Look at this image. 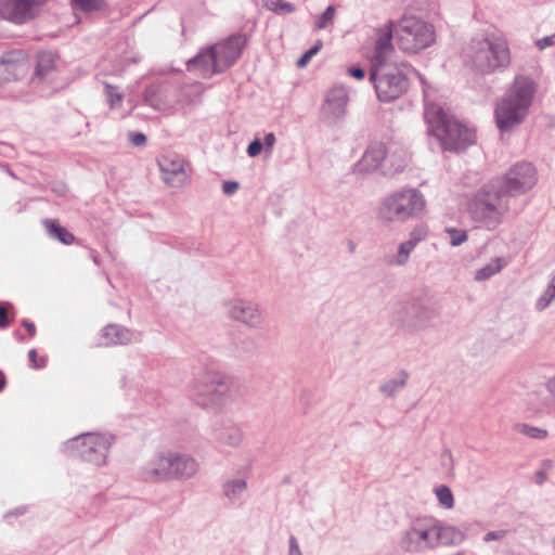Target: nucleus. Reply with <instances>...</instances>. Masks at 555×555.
Wrapping results in <instances>:
<instances>
[{
    "instance_id": "f257e3e1",
    "label": "nucleus",
    "mask_w": 555,
    "mask_h": 555,
    "mask_svg": "<svg viewBox=\"0 0 555 555\" xmlns=\"http://www.w3.org/2000/svg\"><path fill=\"white\" fill-rule=\"evenodd\" d=\"M424 98V117L428 132L439 141L443 150L461 152L475 143L476 134L473 129L448 114L440 104L429 101L427 93Z\"/></svg>"
},
{
    "instance_id": "f03ea898",
    "label": "nucleus",
    "mask_w": 555,
    "mask_h": 555,
    "mask_svg": "<svg viewBox=\"0 0 555 555\" xmlns=\"http://www.w3.org/2000/svg\"><path fill=\"white\" fill-rule=\"evenodd\" d=\"M535 93L534 82L516 76L503 96L496 102L494 117L501 132H508L526 119Z\"/></svg>"
},
{
    "instance_id": "7ed1b4c3",
    "label": "nucleus",
    "mask_w": 555,
    "mask_h": 555,
    "mask_svg": "<svg viewBox=\"0 0 555 555\" xmlns=\"http://www.w3.org/2000/svg\"><path fill=\"white\" fill-rule=\"evenodd\" d=\"M465 57L477 73L483 75L506 68L511 63L506 41L493 35L473 38L465 49Z\"/></svg>"
},
{
    "instance_id": "20e7f679",
    "label": "nucleus",
    "mask_w": 555,
    "mask_h": 555,
    "mask_svg": "<svg viewBox=\"0 0 555 555\" xmlns=\"http://www.w3.org/2000/svg\"><path fill=\"white\" fill-rule=\"evenodd\" d=\"M512 198L494 180L485 184L475 194L470 216L487 230H495L511 209Z\"/></svg>"
},
{
    "instance_id": "39448f33",
    "label": "nucleus",
    "mask_w": 555,
    "mask_h": 555,
    "mask_svg": "<svg viewBox=\"0 0 555 555\" xmlns=\"http://www.w3.org/2000/svg\"><path fill=\"white\" fill-rule=\"evenodd\" d=\"M232 379L227 374L205 367L196 374L191 392L194 401L203 408H221L231 398Z\"/></svg>"
},
{
    "instance_id": "423d86ee",
    "label": "nucleus",
    "mask_w": 555,
    "mask_h": 555,
    "mask_svg": "<svg viewBox=\"0 0 555 555\" xmlns=\"http://www.w3.org/2000/svg\"><path fill=\"white\" fill-rule=\"evenodd\" d=\"M412 68L404 63H375L370 72L377 99L380 102H392L403 95L410 86L409 74Z\"/></svg>"
},
{
    "instance_id": "0eeeda50",
    "label": "nucleus",
    "mask_w": 555,
    "mask_h": 555,
    "mask_svg": "<svg viewBox=\"0 0 555 555\" xmlns=\"http://www.w3.org/2000/svg\"><path fill=\"white\" fill-rule=\"evenodd\" d=\"M435 309L421 299L397 302L390 310V323L399 332L414 335L430 327Z\"/></svg>"
},
{
    "instance_id": "6e6552de",
    "label": "nucleus",
    "mask_w": 555,
    "mask_h": 555,
    "mask_svg": "<svg viewBox=\"0 0 555 555\" xmlns=\"http://www.w3.org/2000/svg\"><path fill=\"white\" fill-rule=\"evenodd\" d=\"M425 198L416 189L395 192L380 204L378 216L385 221H404L418 217L425 209Z\"/></svg>"
},
{
    "instance_id": "1a4fd4ad",
    "label": "nucleus",
    "mask_w": 555,
    "mask_h": 555,
    "mask_svg": "<svg viewBox=\"0 0 555 555\" xmlns=\"http://www.w3.org/2000/svg\"><path fill=\"white\" fill-rule=\"evenodd\" d=\"M395 37L402 51L417 53L435 41V31L433 26L423 20L404 16L395 28Z\"/></svg>"
},
{
    "instance_id": "9d476101",
    "label": "nucleus",
    "mask_w": 555,
    "mask_h": 555,
    "mask_svg": "<svg viewBox=\"0 0 555 555\" xmlns=\"http://www.w3.org/2000/svg\"><path fill=\"white\" fill-rule=\"evenodd\" d=\"M113 439V436L86 433L69 439L65 447L67 451L82 461L95 466H103L107 462Z\"/></svg>"
},
{
    "instance_id": "9b49d317",
    "label": "nucleus",
    "mask_w": 555,
    "mask_h": 555,
    "mask_svg": "<svg viewBox=\"0 0 555 555\" xmlns=\"http://www.w3.org/2000/svg\"><path fill=\"white\" fill-rule=\"evenodd\" d=\"M399 546L410 554H422L437 548L435 519L418 517L412 520L400 538Z\"/></svg>"
},
{
    "instance_id": "f8f14e48",
    "label": "nucleus",
    "mask_w": 555,
    "mask_h": 555,
    "mask_svg": "<svg viewBox=\"0 0 555 555\" xmlns=\"http://www.w3.org/2000/svg\"><path fill=\"white\" fill-rule=\"evenodd\" d=\"M494 181L513 199L535 185V169L529 163H519L514 165L502 178Z\"/></svg>"
},
{
    "instance_id": "ddd939ff",
    "label": "nucleus",
    "mask_w": 555,
    "mask_h": 555,
    "mask_svg": "<svg viewBox=\"0 0 555 555\" xmlns=\"http://www.w3.org/2000/svg\"><path fill=\"white\" fill-rule=\"evenodd\" d=\"M46 0H0V18L25 25L39 16Z\"/></svg>"
},
{
    "instance_id": "4468645a",
    "label": "nucleus",
    "mask_w": 555,
    "mask_h": 555,
    "mask_svg": "<svg viewBox=\"0 0 555 555\" xmlns=\"http://www.w3.org/2000/svg\"><path fill=\"white\" fill-rule=\"evenodd\" d=\"M224 309L230 320L240 322L248 328L259 330L263 325L261 308L254 300L233 298L224 302Z\"/></svg>"
},
{
    "instance_id": "2eb2a0df",
    "label": "nucleus",
    "mask_w": 555,
    "mask_h": 555,
    "mask_svg": "<svg viewBox=\"0 0 555 555\" xmlns=\"http://www.w3.org/2000/svg\"><path fill=\"white\" fill-rule=\"evenodd\" d=\"M348 102V91L344 86L332 87L325 93L321 105V119L330 126L341 122L347 116Z\"/></svg>"
},
{
    "instance_id": "dca6fc26",
    "label": "nucleus",
    "mask_w": 555,
    "mask_h": 555,
    "mask_svg": "<svg viewBox=\"0 0 555 555\" xmlns=\"http://www.w3.org/2000/svg\"><path fill=\"white\" fill-rule=\"evenodd\" d=\"M245 42L246 40L243 36L236 35L210 46L209 48L214 53L217 70L223 73L230 68L240 57Z\"/></svg>"
},
{
    "instance_id": "f3484780",
    "label": "nucleus",
    "mask_w": 555,
    "mask_h": 555,
    "mask_svg": "<svg viewBox=\"0 0 555 555\" xmlns=\"http://www.w3.org/2000/svg\"><path fill=\"white\" fill-rule=\"evenodd\" d=\"M137 478L143 482L159 483L169 481L167 452H157L137 469Z\"/></svg>"
},
{
    "instance_id": "a211bd4d",
    "label": "nucleus",
    "mask_w": 555,
    "mask_h": 555,
    "mask_svg": "<svg viewBox=\"0 0 555 555\" xmlns=\"http://www.w3.org/2000/svg\"><path fill=\"white\" fill-rule=\"evenodd\" d=\"M169 462V481L188 480L196 475L198 462L190 454L167 451Z\"/></svg>"
},
{
    "instance_id": "6ab92c4d",
    "label": "nucleus",
    "mask_w": 555,
    "mask_h": 555,
    "mask_svg": "<svg viewBox=\"0 0 555 555\" xmlns=\"http://www.w3.org/2000/svg\"><path fill=\"white\" fill-rule=\"evenodd\" d=\"M163 180L170 186L179 188L186 181L184 160L177 154L162 155L158 158Z\"/></svg>"
},
{
    "instance_id": "aec40b11",
    "label": "nucleus",
    "mask_w": 555,
    "mask_h": 555,
    "mask_svg": "<svg viewBox=\"0 0 555 555\" xmlns=\"http://www.w3.org/2000/svg\"><path fill=\"white\" fill-rule=\"evenodd\" d=\"M211 436L221 447L238 448L243 441L242 428L231 420H220L211 428Z\"/></svg>"
},
{
    "instance_id": "412c9836",
    "label": "nucleus",
    "mask_w": 555,
    "mask_h": 555,
    "mask_svg": "<svg viewBox=\"0 0 555 555\" xmlns=\"http://www.w3.org/2000/svg\"><path fill=\"white\" fill-rule=\"evenodd\" d=\"M28 62L22 52L9 53L0 59V80H17L28 72Z\"/></svg>"
},
{
    "instance_id": "4be33fe9",
    "label": "nucleus",
    "mask_w": 555,
    "mask_h": 555,
    "mask_svg": "<svg viewBox=\"0 0 555 555\" xmlns=\"http://www.w3.org/2000/svg\"><path fill=\"white\" fill-rule=\"evenodd\" d=\"M386 155L387 150L383 143L371 144L365 150L361 159L354 165V171L358 173H369L376 170Z\"/></svg>"
},
{
    "instance_id": "5701e85b",
    "label": "nucleus",
    "mask_w": 555,
    "mask_h": 555,
    "mask_svg": "<svg viewBox=\"0 0 555 555\" xmlns=\"http://www.w3.org/2000/svg\"><path fill=\"white\" fill-rule=\"evenodd\" d=\"M186 67L189 72H198L203 77L220 74V70H217L214 53L209 47L202 49L194 57L190 59L186 62Z\"/></svg>"
},
{
    "instance_id": "b1692460",
    "label": "nucleus",
    "mask_w": 555,
    "mask_h": 555,
    "mask_svg": "<svg viewBox=\"0 0 555 555\" xmlns=\"http://www.w3.org/2000/svg\"><path fill=\"white\" fill-rule=\"evenodd\" d=\"M57 67V57L52 52H41L37 55V63L31 81L34 83L51 81Z\"/></svg>"
},
{
    "instance_id": "393cba45",
    "label": "nucleus",
    "mask_w": 555,
    "mask_h": 555,
    "mask_svg": "<svg viewBox=\"0 0 555 555\" xmlns=\"http://www.w3.org/2000/svg\"><path fill=\"white\" fill-rule=\"evenodd\" d=\"M168 86L163 83H153L145 88L143 92V101L151 107L163 111L170 106L167 99Z\"/></svg>"
},
{
    "instance_id": "a878e982",
    "label": "nucleus",
    "mask_w": 555,
    "mask_h": 555,
    "mask_svg": "<svg viewBox=\"0 0 555 555\" xmlns=\"http://www.w3.org/2000/svg\"><path fill=\"white\" fill-rule=\"evenodd\" d=\"M435 535L437 547L439 545H460L465 540V534L454 526L443 525L435 519Z\"/></svg>"
},
{
    "instance_id": "bb28decb",
    "label": "nucleus",
    "mask_w": 555,
    "mask_h": 555,
    "mask_svg": "<svg viewBox=\"0 0 555 555\" xmlns=\"http://www.w3.org/2000/svg\"><path fill=\"white\" fill-rule=\"evenodd\" d=\"M247 492V481L244 477H234L222 485V493L232 505H242Z\"/></svg>"
},
{
    "instance_id": "cd10ccee",
    "label": "nucleus",
    "mask_w": 555,
    "mask_h": 555,
    "mask_svg": "<svg viewBox=\"0 0 555 555\" xmlns=\"http://www.w3.org/2000/svg\"><path fill=\"white\" fill-rule=\"evenodd\" d=\"M103 337L106 339V345H128L139 340L132 331L117 324L107 325L103 331Z\"/></svg>"
},
{
    "instance_id": "c85d7f7f",
    "label": "nucleus",
    "mask_w": 555,
    "mask_h": 555,
    "mask_svg": "<svg viewBox=\"0 0 555 555\" xmlns=\"http://www.w3.org/2000/svg\"><path fill=\"white\" fill-rule=\"evenodd\" d=\"M408 379L409 373L404 370L399 371L393 377L384 380L378 390L384 397L393 398L406 386Z\"/></svg>"
},
{
    "instance_id": "c756f323",
    "label": "nucleus",
    "mask_w": 555,
    "mask_h": 555,
    "mask_svg": "<svg viewBox=\"0 0 555 555\" xmlns=\"http://www.w3.org/2000/svg\"><path fill=\"white\" fill-rule=\"evenodd\" d=\"M43 224L48 231V234L52 238L59 240L65 245H70L75 241V236L64 227H62L56 220L46 219Z\"/></svg>"
},
{
    "instance_id": "7c9ffc66",
    "label": "nucleus",
    "mask_w": 555,
    "mask_h": 555,
    "mask_svg": "<svg viewBox=\"0 0 555 555\" xmlns=\"http://www.w3.org/2000/svg\"><path fill=\"white\" fill-rule=\"evenodd\" d=\"M507 261L502 257H496L492 259L489 263L485 264L480 269L475 272V281L482 282L489 280L491 276L499 273L505 266Z\"/></svg>"
},
{
    "instance_id": "2f4dec72",
    "label": "nucleus",
    "mask_w": 555,
    "mask_h": 555,
    "mask_svg": "<svg viewBox=\"0 0 555 555\" xmlns=\"http://www.w3.org/2000/svg\"><path fill=\"white\" fill-rule=\"evenodd\" d=\"M515 429L518 433H520L527 437H530L532 439H537V440H543L548 435L546 429L541 428V427L531 426L528 424H517V425H515Z\"/></svg>"
},
{
    "instance_id": "473e14b6",
    "label": "nucleus",
    "mask_w": 555,
    "mask_h": 555,
    "mask_svg": "<svg viewBox=\"0 0 555 555\" xmlns=\"http://www.w3.org/2000/svg\"><path fill=\"white\" fill-rule=\"evenodd\" d=\"M264 7L278 14H291L295 11L294 4L284 0H263Z\"/></svg>"
},
{
    "instance_id": "72a5a7b5",
    "label": "nucleus",
    "mask_w": 555,
    "mask_h": 555,
    "mask_svg": "<svg viewBox=\"0 0 555 555\" xmlns=\"http://www.w3.org/2000/svg\"><path fill=\"white\" fill-rule=\"evenodd\" d=\"M105 94L111 109L120 108L124 94L118 91L117 87L105 83Z\"/></svg>"
},
{
    "instance_id": "f704fd0d",
    "label": "nucleus",
    "mask_w": 555,
    "mask_h": 555,
    "mask_svg": "<svg viewBox=\"0 0 555 555\" xmlns=\"http://www.w3.org/2000/svg\"><path fill=\"white\" fill-rule=\"evenodd\" d=\"M414 249L412 242H403L399 245L398 253L393 257V260L390 261L391 264L395 266H403L408 262L410 254Z\"/></svg>"
},
{
    "instance_id": "c9c22d12",
    "label": "nucleus",
    "mask_w": 555,
    "mask_h": 555,
    "mask_svg": "<svg viewBox=\"0 0 555 555\" xmlns=\"http://www.w3.org/2000/svg\"><path fill=\"white\" fill-rule=\"evenodd\" d=\"M435 494L442 507L450 509L454 506V498L449 487L439 486L435 489Z\"/></svg>"
},
{
    "instance_id": "e433bc0d",
    "label": "nucleus",
    "mask_w": 555,
    "mask_h": 555,
    "mask_svg": "<svg viewBox=\"0 0 555 555\" xmlns=\"http://www.w3.org/2000/svg\"><path fill=\"white\" fill-rule=\"evenodd\" d=\"M336 9L334 5H328L325 11L317 18L314 28L317 30L325 29L334 23Z\"/></svg>"
},
{
    "instance_id": "4c0bfd02",
    "label": "nucleus",
    "mask_w": 555,
    "mask_h": 555,
    "mask_svg": "<svg viewBox=\"0 0 555 555\" xmlns=\"http://www.w3.org/2000/svg\"><path fill=\"white\" fill-rule=\"evenodd\" d=\"M555 300V285L548 284L544 293L537 299L535 309L545 310Z\"/></svg>"
},
{
    "instance_id": "58836bf2",
    "label": "nucleus",
    "mask_w": 555,
    "mask_h": 555,
    "mask_svg": "<svg viewBox=\"0 0 555 555\" xmlns=\"http://www.w3.org/2000/svg\"><path fill=\"white\" fill-rule=\"evenodd\" d=\"M446 233L449 235L450 244L452 246H460L468 238L465 230H459L456 228H447Z\"/></svg>"
},
{
    "instance_id": "ea45409f",
    "label": "nucleus",
    "mask_w": 555,
    "mask_h": 555,
    "mask_svg": "<svg viewBox=\"0 0 555 555\" xmlns=\"http://www.w3.org/2000/svg\"><path fill=\"white\" fill-rule=\"evenodd\" d=\"M392 30L389 29L383 37L376 41V63L382 62V55L390 48Z\"/></svg>"
},
{
    "instance_id": "a19ab883",
    "label": "nucleus",
    "mask_w": 555,
    "mask_h": 555,
    "mask_svg": "<svg viewBox=\"0 0 555 555\" xmlns=\"http://www.w3.org/2000/svg\"><path fill=\"white\" fill-rule=\"evenodd\" d=\"M323 43L321 40L317 41L313 47H311L308 51H306L297 61L298 67H305L309 61L322 48Z\"/></svg>"
},
{
    "instance_id": "79ce46f5",
    "label": "nucleus",
    "mask_w": 555,
    "mask_h": 555,
    "mask_svg": "<svg viewBox=\"0 0 555 555\" xmlns=\"http://www.w3.org/2000/svg\"><path fill=\"white\" fill-rule=\"evenodd\" d=\"M74 4L83 11L99 10L103 5V0H73Z\"/></svg>"
},
{
    "instance_id": "37998d69",
    "label": "nucleus",
    "mask_w": 555,
    "mask_h": 555,
    "mask_svg": "<svg viewBox=\"0 0 555 555\" xmlns=\"http://www.w3.org/2000/svg\"><path fill=\"white\" fill-rule=\"evenodd\" d=\"M128 137H129V141L134 146H144L147 141V138L143 132H129Z\"/></svg>"
},
{
    "instance_id": "c03bdc74",
    "label": "nucleus",
    "mask_w": 555,
    "mask_h": 555,
    "mask_svg": "<svg viewBox=\"0 0 555 555\" xmlns=\"http://www.w3.org/2000/svg\"><path fill=\"white\" fill-rule=\"evenodd\" d=\"M506 534L507 530L490 531L483 535L482 540L485 542L501 541L506 537Z\"/></svg>"
},
{
    "instance_id": "a18cd8bd",
    "label": "nucleus",
    "mask_w": 555,
    "mask_h": 555,
    "mask_svg": "<svg viewBox=\"0 0 555 555\" xmlns=\"http://www.w3.org/2000/svg\"><path fill=\"white\" fill-rule=\"evenodd\" d=\"M262 150V142L259 139H255L249 143L247 147V154L249 157H256Z\"/></svg>"
},
{
    "instance_id": "49530a36",
    "label": "nucleus",
    "mask_w": 555,
    "mask_h": 555,
    "mask_svg": "<svg viewBox=\"0 0 555 555\" xmlns=\"http://www.w3.org/2000/svg\"><path fill=\"white\" fill-rule=\"evenodd\" d=\"M540 50H544L547 47L555 44V35L543 37L535 42Z\"/></svg>"
},
{
    "instance_id": "de8ad7c7",
    "label": "nucleus",
    "mask_w": 555,
    "mask_h": 555,
    "mask_svg": "<svg viewBox=\"0 0 555 555\" xmlns=\"http://www.w3.org/2000/svg\"><path fill=\"white\" fill-rule=\"evenodd\" d=\"M238 183L236 181H224L222 184V191L225 195H232L238 190Z\"/></svg>"
},
{
    "instance_id": "09e8293b",
    "label": "nucleus",
    "mask_w": 555,
    "mask_h": 555,
    "mask_svg": "<svg viewBox=\"0 0 555 555\" xmlns=\"http://www.w3.org/2000/svg\"><path fill=\"white\" fill-rule=\"evenodd\" d=\"M28 359H29V362H30L33 369H39V367H43L46 365L44 359H41L40 363L37 362V351L35 349L29 350Z\"/></svg>"
},
{
    "instance_id": "8fccbe9b",
    "label": "nucleus",
    "mask_w": 555,
    "mask_h": 555,
    "mask_svg": "<svg viewBox=\"0 0 555 555\" xmlns=\"http://www.w3.org/2000/svg\"><path fill=\"white\" fill-rule=\"evenodd\" d=\"M288 555H302L297 539L294 535L289 537Z\"/></svg>"
},
{
    "instance_id": "3c124183",
    "label": "nucleus",
    "mask_w": 555,
    "mask_h": 555,
    "mask_svg": "<svg viewBox=\"0 0 555 555\" xmlns=\"http://www.w3.org/2000/svg\"><path fill=\"white\" fill-rule=\"evenodd\" d=\"M347 72H348V74H349L350 76H352L353 78H356V79H358V80L363 79V78H364V76H365V72H364V69H362L361 67H354V66H352V67H349V68L347 69Z\"/></svg>"
},
{
    "instance_id": "603ef678",
    "label": "nucleus",
    "mask_w": 555,
    "mask_h": 555,
    "mask_svg": "<svg viewBox=\"0 0 555 555\" xmlns=\"http://www.w3.org/2000/svg\"><path fill=\"white\" fill-rule=\"evenodd\" d=\"M9 325V319L7 309L4 306L0 304V328L7 327Z\"/></svg>"
},
{
    "instance_id": "864d4df0",
    "label": "nucleus",
    "mask_w": 555,
    "mask_h": 555,
    "mask_svg": "<svg viewBox=\"0 0 555 555\" xmlns=\"http://www.w3.org/2000/svg\"><path fill=\"white\" fill-rule=\"evenodd\" d=\"M547 479V474L545 470L543 469H540L538 472H535L534 474V482L537 485H543Z\"/></svg>"
},
{
    "instance_id": "5fc2aeb1",
    "label": "nucleus",
    "mask_w": 555,
    "mask_h": 555,
    "mask_svg": "<svg viewBox=\"0 0 555 555\" xmlns=\"http://www.w3.org/2000/svg\"><path fill=\"white\" fill-rule=\"evenodd\" d=\"M275 144V135L272 132H269L264 135L262 146L264 145L268 149H272Z\"/></svg>"
},
{
    "instance_id": "6e6d98bb",
    "label": "nucleus",
    "mask_w": 555,
    "mask_h": 555,
    "mask_svg": "<svg viewBox=\"0 0 555 555\" xmlns=\"http://www.w3.org/2000/svg\"><path fill=\"white\" fill-rule=\"evenodd\" d=\"M22 325L25 327V330L28 332L30 336H35L36 334V326L33 322L28 320H23Z\"/></svg>"
},
{
    "instance_id": "4d7b16f0",
    "label": "nucleus",
    "mask_w": 555,
    "mask_h": 555,
    "mask_svg": "<svg viewBox=\"0 0 555 555\" xmlns=\"http://www.w3.org/2000/svg\"><path fill=\"white\" fill-rule=\"evenodd\" d=\"M423 236L420 232L417 231H413L411 234H410V238L408 240V242H412L413 243V247L415 248V246L422 241Z\"/></svg>"
},
{
    "instance_id": "13d9d810",
    "label": "nucleus",
    "mask_w": 555,
    "mask_h": 555,
    "mask_svg": "<svg viewBox=\"0 0 555 555\" xmlns=\"http://www.w3.org/2000/svg\"><path fill=\"white\" fill-rule=\"evenodd\" d=\"M546 388L555 397V376L547 382Z\"/></svg>"
},
{
    "instance_id": "bf43d9fd",
    "label": "nucleus",
    "mask_w": 555,
    "mask_h": 555,
    "mask_svg": "<svg viewBox=\"0 0 555 555\" xmlns=\"http://www.w3.org/2000/svg\"><path fill=\"white\" fill-rule=\"evenodd\" d=\"M5 386V379L3 376H0V391L4 388Z\"/></svg>"
},
{
    "instance_id": "052dcab7",
    "label": "nucleus",
    "mask_w": 555,
    "mask_h": 555,
    "mask_svg": "<svg viewBox=\"0 0 555 555\" xmlns=\"http://www.w3.org/2000/svg\"><path fill=\"white\" fill-rule=\"evenodd\" d=\"M186 89H188V88H183V89L181 90V92H182L181 96H183L188 102H191V100H189V99H188V94H186V92H185V90H186Z\"/></svg>"
},
{
    "instance_id": "680f3d73",
    "label": "nucleus",
    "mask_w": 555,
    "mask_h": 555,
    "mask_svg": "<svg viewBox=\"0 0 555 555\" xmlns=\"http://www.w3.org/2000/svg\"><path fill=\"white\" fill-rule=\"evenodd\" d=\"M131 111H132V108H131L129 112H127V113H122L120 116H121L122 118H125V117H127V116L131 113Z\"/></svg>"
}]
</instances>
